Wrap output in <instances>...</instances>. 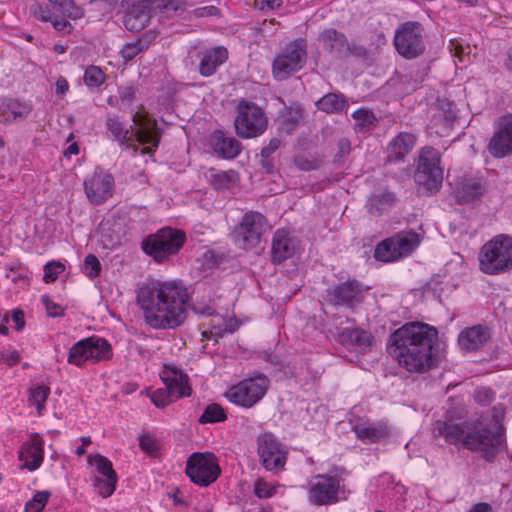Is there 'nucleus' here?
I'll return each mask as SVG.
<instances>
[{"instance_id": "1", "label": "nucleus", "mask_w": 512, "mask_h": 512, "mask_svg": "<svg viewBox=\"0 0 512 512\" xmlns=\"http://www.w3.org/2000/svg\"><path fill=\"white\" fill-rule=\"evenodd\" d=\"M190 295L178 280H152L136 290V304L144 322L154 330L180 327L187 318Z\"/></svg>"}, {"instance_id": "2", "label": "nucleus", "mask_w": 512, "mask_h": 512, "mask_svg": "<svg viewBox=\"0 0 512 512\" xmlns=\"http://www.w3.org/2000/svg\"><path fill=\"white\" fill-rule=\"evenodd\" d=\"M437 335V330L428 324L406 323L390 335L389 354L410 373L428 372L435 364L432 350Z\"/></svg>"}, {"instance_id": "3", "label": "nucleus", "mask_w": 512, "mask_h": 512, "mask_svg": "<svg viewBox=\"0 0 512 512\" xmlns=\"http://www.w3.org/2000/svg\"><path fill=\"white\" fill-rule=\"evenodd\" d=\"M433 431L435 437H443L449 445L481 452L487 461H492L504 444L501 428L492 431L480 421L456 423L438 420Z\"/></svg>"}, {"instance_id": "4", "label": "nucleus", "mask_w": 512, "mask_h": 512, "mask_svg": "<svg viewBox=\"0 0 512 512\" xmlns=\"http://www.w3.org/2000/svg\"><path fill=\"white\" fill-rule=\"evenodd\" d=\"M133 122L137 126L136 131L132 132V127L125 126L118 116H108L105 126L114 141L124 145L134 136L139 144H150V147L141 149V154L152 155L158 147L161 139V132L158 129L157 121L148 114L137 111L133 115Z\"/></svg>"}, {"instance_id": "5", "label": "nucleus", "mask_w": 512, "mask_h": 512, "mask_svg": "<svg viewBox=\"0 0 512 512\" xmlns=\"http://www.w3.org/2000/svg\"><path fill=\"white\" fill-rule=\"evenodd\" d=\"M185 242L186 234L183 230L166 226L145 237L141 249L156 263L162 264L176 256Z\"/></svg>"}, {"instance_id": "6", "label": "nucleus", "mask_w": 512, "mask_h": 512, "mask_svg": "<svg viewBox=\"0 0 512 512\" xmlns=\"http://www.w3.org/2000/svg\"><path fill=\"white\" fill-rule=\"evenodd\" d=\"M479 266L488 275L512 270V236L498 234L486 242L479 252Z\"/></svg>"}, {"instance_id": "7", "label": "nucleus", "mask_w": 512, "mask_h": 512, "mask_svg": "<svg viewBox=\"0 0 512 512\" xmlns=\"http://www.w3.org/2000/svg\"><path fill=\"white\" fill-rule=\"evenodd\" d=\"M113 356L111 344L102 337L90 336L74 343L68 351L67 362L82 368L87 362L108 361Z\"/></svg>"}, {"instance_id": "8", "label": "nucleus", "mask_w": 512, "mask_h": 512, "mask_svg": "<svg viewBox=\"0 0 512 512\" xmlns=\"http://www.w3.org/2000/svg\"><path fill=\"white\" fill-rule=\"evenodd\" d=\"M307 61V41L295 39L278 53L272 62V74L275 80L283 81L301 70Z\"/></svg>"}, {"instance_id": "9", "label": "nucleus", "mask_w": 512, "mask_h": 512, "mask_svg": "<svg viewBox=\"0 0 512 512\" xmlns=\"http://www.w3.org/2000/svg\"><path fill=\"white\" fill-rule=\"evenodd\" d=\"M236 134L243 139L262 135L268 126V118L264 110L249 101H239L237 115L234 120Z\"/></svg>"}, {"instance_id": "10", "label": "nucleus", "mask_w": 512, "mask_h": 512, "mask_svg": "<svg viewBox=\"0 0 512 512\" xmlns=\"http://www.w3.org/2000/svg\"><path fill=\"white\" fill-rule=\"evenodd\" d=\"M344 492L343 479L336 475L317 474L307 483V498L315 506H327L337 503Z\"/></svg>"}, {"instance_id": "11", "label": "nucleus", "mask_w": 512, "mask_h": 512, "mask_svg": "<svg viewBox=\"0 0 512 512\" xmlns=\"http://www.w3.org/2000/svg\"><path fill=\"white\" fill-rule=\"evenodd\" d=\"M270 381L265 375L247 378L231 386L225 397L231 403L242 408H252L265 396Z\"/></svg>"}, {"instance_id": "12", "label": "nucleus", "mask_w": 512, "mask_h": 512, "mask_svg": "<svg viewBox=\"0 0 512 512\" xmlns=\"http://www.w3.org/2000/svg\"><path fill=\"white\" fill-rule=\"evenodd\" d=\"M415 182L430 194L442 186L443 170L440 167V154L432 147L422 148L415 171Z\"/></svg>"}, {"instance_id": "13", "label": "nucleus", "mask_w": 512, "mask_h": 512, "mask_svg": "<svg viewBox=\"0 0 512 512\" xmlns=\"http://www.w3.org/2000/svg\"><path fill=\"white\" fill-rule=\"evenodd\" d=\"M423 25L417 21H407L401 24L394 36L397 52L406 59H413L425 51Z\"/></svg>"}, {"instance_id": "14", "label": "nucleus", "mask_w": 512, "mask_h": 512, "mask_svg": "<svg viewBox=\"0 0 512 512\" xmlns=\"http://www.w3.org/2000/svg\"><path fill=\"white\" fill-rule=\"evenodd\" d=\"M186 475L196 485L206 487L220 475L217 458L212 453H193L186 463Z\"/></svg>"}, {"instance_id": "15", "label": "nucleus", "mask_w": 512, "mask_h": 512, "mask_svg": "<svg viewBox=\"0 0 512 512\" xmlns=\"http://www.w3.org/2000/svg\"><path fill=\"white\" fill-rule=\"evenodd\" d=\"M264 227L265 218L262 214L254 211L247 212L232 232L234 244L244 250L256 247L261 241Z\"/></svg>"}, {"instance_id": "16", "label": "nucleus", "mask_w": 512, "mask_h": 512, "mask_svg": "<svg viewBox=\"0 0 512 512\" xmlns=\"http://www.w3.org/2000/svg\"><path fill=\"white\" fill-rule=\"evenodd\" d=\"M257 454L262 466L271 472L284 469L288 451L271 433H263L257 438Z\"/></svg>"}, {"instance_id": "17", "label": "nucleus", "mask_w": 512, "mask_h": 512, "mask_svg": "<svg viewBox=\"0 0 512 512\" xmlns=\"http://www.w3.org/2000/svg\"><path fill=\"white\" fill-rule=\"evenodd\" d=\"M83 186L90 203L100 205L112 196L114 178L109 172L96 167L94 173L84 180Z\"/></svg>"}, {"instance_id": "18", "label": "nucleus", "mask_w": 512, "mask_h": 512, "mask_svg": "<svg viewBox=\"0 0 512 512\" xmlns=\"http://www.w3.org/2000/svg\"><path fill=\"white\" fill-rule=\"evenodd\" d=\"M488 150L495 158H503L512 153V114L505 115L495 122Z\"/></svg>"}, {"instance_id": "19", "label": "nucleus", "mask_w": 512, "mask_h": 512, "mask_svg": "<svg viewBox=\"0 0 512 512\" xmlns=\"http://www.w3.org/2000/svg\"><path fill=\"white\" fill-rule=\"evenodd\" d=\"M327 296L334 305L354 309L364 300V291L356 280H348L327 290Z\"/></svg>"}, {"instance_id": "20", "label": "nucleus", "mask_w": 512, "mask_h": 512, "mask_svg": "<svg viewBox=\"0 0 512 512\" xmlns=\"http://www.w3.org/2000/svg\"><path fill=\"white\" fill-rule=\"evenodd\" d=\"M195 312L201 315L212 316V319L205 324L206 329L202 331V339L217 341L222 338L226 333H233L238 328V321L234 317L225 318L222 315L215 314L211 307L200 309L194 308Z\"/></svg>"}, {"instance_id": "21", "label": "nucleus", "mask_w": 512, "mask_h": 512, "mask_svg": "<svg viewBox=\"0 0 512 512\" xmlns=\"http://www.w3.org/2000/svg\"><path fill=\"white\" fill-rule=\"evenodd\" d=\"M19 460L23 463L22 468L29 471L37 470L44 460V439L39 433L29 435L19 450Z\"/></svg>"}, {"instance_id": "22", "label": "nucleus", "mask_w": 512, "mask_h": 512, "mask_svg": "<svg viewBox=\"0 0 512 512\" xmlns=\"http://www.w3.org/2000/svg\"><path fill=\"white\" fill-rule=\"evenodd\" d=\"M159 376L165 387L174 393V397L184 398L191 395L188 375L175 364H164Z\"/></svg>"}, {"instance_id": "23", "label": "nucleus", "mask_w": 512, "mask_h": 512, "mask_svg": "<svg viewBox=\"0 0 512 512\" xmlns=\"http://www.w3.org/2000/svg\"><path fill=\"white\" fill-rule=\"evenodd\" d=\"M154 13L140 0L127 2L123 24L128 31L139 32L149 24Z\"/></svg>"}, {"instance_id": "24", "label": "nucleus", "mask_w": 512, "mask_h": 512, "mask_svg": "<svg viewBox=\"0 0 512 512\" xmlns=\"http://www.w3.org/2000/svg\"><path fill=\"white\" fill-rule=\"evenodd\" d=\"M211 146L214 152L223 159L236 158L241 150V143L232 136H227L220 130H215L211 134Z\"/></svg>"}, {"instance_id": "25", "label": "nucleus", "mask_w": 512, "mask_h": 512, "mask_svg": "<svg viewBox=\"0 0 512 512\" xmlns=\"http://www.w3.org/2000/svg\"><path fill=\"white\" fill-rule=\"evenodd\" d=\"M489 329L483 325L468 327L458 335V344L462 350L476 351L489 340Z\"/></svg>"}, {"instance_id": "26", "label": "nucleus", "mask_w": 512, "mask_h": 512, "mask_svg": "<svg viewBox=\"0 0 512 512\" xmlns=\"http://www.w3.org/2000/svg\"><path fill=\"white\" fill-rule=\"evenodd\" d=\"M416 143V137L409 132H400L387 145V160L389 162L404 161L412 151Z\"/></svg>"}, {"instance_id": "27", "label": "nucleus", "mask_w": 512, "mask_h": 512, "mask_svg": "<svg viewBox=\"0 0 512 512\" xmlns=\"http://www.w3.org/2000/svg\"><path fill=\"white\" fill-rule=\"evenodd\" d=\"M228 59V50L223 46L207 49L201 54L199 73L204 77L213 75L219 66Z\"/></svg>"}, {"instance_id": "28", "label": "nucleus", "mask_w": 512, "mask_h": 512, "mask_svg": "<svg viewBox=\"0 0 512 512\" xmlns=\"http://www.w3.org/2000/svg\"><path fill=\"white\" fill-rule=\"evenodd\" d=\"M271 250L274 263H281L293 256L295 245L293 239L289 237L288 231L278 229L274 233Z\"/></svg>"}, {"instance_id": "29", "label": "nucleus", "mask_w": 512, "mask_h": 512, "mask_svg": "<svg viewBox=\"0 0 512 512\" xmlns=\"http://www.w3.org/2000/svg\"><path fill=\"white\" fill-rule=\"evenodd\" d=\"M339 338L342 344L359 351H366L374 341L372 334L361 328H345Z\"/></svg>"}, {"instance_id": "30", "label": "nucleus", "mask_w": 512, "mask_h": 512, "mask_svg": "<svg viewBox=\"0 0 512 512\" xmlns=\"http://www.w3.org/2000/svg\"><path fill=\"white\" fill-rule=\"evenodd\" d=\"M31 111V107L16 99H0V123H11L18 118H25Z\"/></svg>"}, {"instance_id": "31", "label": "nucleus", "mask_w": 512, "mask_h": 512, "mask_svg": "<svg viewBox=\"0 0 512 512\" xmlns=\"http://www.w3.org/2000/svg\"><path fill=\"white\" fill-rule=\"evenodd\" d=\"M318 40L327 52L336 56H340L348 49L346 36L333 28L323 30L319 34Z\"/></svg>"}, {"instance_id": "32", "label": "nucleus", "mask_w": 512, "mask_h": 512, "mask_svg": "<svg viewBox=\"0 0 512 512\" xmlns=\"http://www.w3.org/2000/svg\"><path fill=\"white\" fill-rule=\"evenodd\" d=\"M358 439L369 442L378 443L386 439L388 436V427L383 422L378 423H359L352 427Z\"/></svg>"}, {"instance_id": "33", "label": "nucleus", "mask_w": 512, "mask_h": 512, "mask_svg": "<svg viewBox=\"0 0 512 512\" xmlns=\"http://www.w3.org/2000/svg\"><path fill=\"white\" fill-rule=\"evenodd\" d=\"M156 37L155 33L149 31L143 34L141 37L132 42L125 43L119 51L120 57L127 63L134 59L140 53L146 51L151 41Z\"/></svg>"}, {"instance_id": "34", "label": "nucleus", "mask_w": 512, "mask_h": 512, "mask_svg": "<svg viewBox=\"0 0 512 512\" xmlns=\"http://www.w3.org/2000/svg\"><path fill=\"white\" fill-rule=\"evenodd\" d=\"M484 187L479 179L465 178L457 188L456 196L460 203L466 204L480 199Z\"/></svg>"}, {"instance_id": "35", "label": "nucleus", "mask_w": 512, "mask_h": 512, "mask_svg": "<svg viewBox=\"0 0 512 512\" xmlns=\"http://www.w3.org/2000/svg\"><path fill=\"white\" fill-rule=\"evenodd\" d=\"M401 258L409 256L419 245L420 239L413 231H402L391 236Z\"/></svg>"}, {"instance_id": "36", "label": "nucleus", "mask_w": 512, "mask_h": 512, "mask_svg": "<svg viewBox=\"0 0 512 512\" xmlns=\"http://www.w3.org/2000/svg\"><path fill=\"white\" fill-rule=\"evenodd\" d=\"M395 195L389 191L375 193L368 200V210L371 214L380 216L394 205Z\"/></svg>"}, {"instance_id": "37", "label": "nucleus", "mask_w": 512, "mask_h": 512, "mask_svg": "<svg viewBox=\"0 0 512 512\" xmlns=\"http://www.w3.org/2000/svg\"><path fill=\"white\" fill-rule=\"evenodd\" d=\"M237 179L238 174L234 170L218 171L214 168L209 170V183L217 190L229 189Z\"/></svg>"}, {"instance_id": "38", "label": "nucleus", "mask_w": 512, "mask_h": 512, "mask_svg": "<svg viewBox=\"0 0 512 512\" xmlns=\"http://www.w3.org/2000/svg\"><path fill=\"white\" fill-rule=\"evenodd\" d=\"M316 106L320 111L328 114L339 113L345 109L347 101L342 95L328 93L316 102Z\"/></svg>"}, {"instance_id": "39", "label": "nucleus", "mask_w": 512, "mask_h": 512, "mask_svg": "<svg viewBox=\"0 0 512 512\" xmlns=\"http://www.w3.org/2000/svg\"><path fill=\"white\" fill-rule=\"evenodd\" d=\"M374 257L378 261L394 262L401 259V254L398 252L392 237H389L377 244Z\"/></svg>"}, {"instance_id": "40", "label": "nucleus", "mask_w": 512, "mask_h": 512, "mask_svg": "<svg viewBox=\"0 0 512 512\" xmlns=\"http://www.w3.org/2000/svg\"><path fill=\"white\" fill-rule=\"evenodd\" d=\"M352 117L355 120L354 129L357 133H365L376 126L377 119L371 110L357 109Z\"/></svg>"}, {"instance_id": "41", "label": "nucleus", "mask_w": 512, "mask_h": 512, "mask_svg": "<svg viewBox=\"0 0 512 512\" xmlns=\"http://www.w3.org/2000/svg\"><path fill=\"white\" fill-rule=\"evenodd\" d=\"M83 80L84 84L92 90L99 88L106 81V75L100 67L90 65L85 69Z\"/></svg>"}, {"instance_id": "42", "label": "nucleus", "mask_w": 512, "mask_h": 512, "mask_svg": "<svg viewBox=\"0 0 512 512\" xmlns=\"http://www.w3.org/2000/svg\"><path fill=\"white\" fill-rule=\"evenodd\" d=\"M87 461L90 465H94L96 471L103 477H117L111 461L103 455H89Z\"/></svg>"}, {"instance_id": "43", "label": "nucleus", "mask_w": 512, "mask_h": 512, "mask_svg": "<svg viewBox=\"0 0 512 512\" xmlns=\"http://www.w3.org/2000/svg\"><path fill=\"white\" fill-rule=\"evenodd\" d=\"M227 416L223 408L216 403L209 404L202 415L199 418V422L202 424L206 423H217L226 420Z\"/></svg>"}, {"instance_id": "44", "label": "nucleus", "mask_w": 512, "mask_h": 512, "mask_svg": "<svg viewBox=\"0 0 512 512\" xmlns=\"http://www.w3.org/2000/svg\"><path fill=\"white\" fill-rule=\"evenodd\" d=\"M50 394V388L46 385H39L32 388L29 393V402L36 407L38 413L45 408V402Z\"/></svg>"}, {"instance_id": "45", "label": "nucleus", "mask_w": 512, "mask_h": 512, "mask_svg": "<svg viewBox=\"0 0 512 512\" xmlns=\"http://www.w3.org/2000/svg\"><path fill=\"white\" fill-rule=\"evenodd\" d=\"M185 9L186 4L181 0H166L157 14L162 18H173L182 15Z\"/></svg>"}, {"instance_id": "46", "label": "nucleus", "mask_w": 512, "mask_h": 512, "mask_svg": "<svg viewBox=\"0 0 512 512\" xmlns=\"http://www.w3.org/2000/svg\"><path fill=\"white\" fill-rule=\"evenodd\" d=\"M117 484V477H104L100 478L98 476L94 477L93 479V485L96 489V491L101 495L103 498H107L111 496L115 489Z\"/></svg>"}, {"instance_id": "47", "label": "nucleus", "mask_w": 512, "mask_h": 512, "mask_svg": "<svg viewBox=\"0 0 512 512\" xmlns=\"http://www.w3.org/2000/svg\"><path fill=\"white\" fill-rule=\"evenodd\" d=\"M50 492L48 491H38L33 497L25 504L24 511L25 512H41L46 506L49 498Z\"/></svg>"}, {"instance_id": "48", "label": "nucleus", "mask_w": 512, "mask_h": 512, "mask_svg": "<svg viewBox=\"0 0 512 512\" xmlns=\"http://www.w3.org/2000/svg\"><path fill=\"white\" fill-rule=\"evenodd\" d=\"M152 403L158 408H164L168 406L173 401L178 400L179 398L174 397V393H172L167 387L159 388L155 390L151 394Z\"/></svg>"}, {"instance_id": "49", "label": "nucleus", "mask_w": 512, "mask_h": 512, "mask_svg": "<svg viewBox=\"0 0 512 512\" xmlns=\"http://www.w3.org/2000/svg\"><path fill=\"white\" fill-rule=\"evenodd\" d=\"M65 270V266L59 261L48 262L44 266L43 281L45 283L54 282L59 274Z\"/></svg>"}, {"instance_id": "50", "label": "nucleus", "mask_w": 512, "mask_h": 512, "mask_svg": "<svg viewBox=\"0 0 512 512\" xmlns=\"http://www.w3.org/2000/svg\"><path fill=\"white\" fill-rule=\"evenodd\" d=\"M139 447L143 452L154 456L159 450V443L153 435L147 433L139 437Z\"/></svg>"}, {"instance_id": "51", "label": "nucleus", "mask_w": 512, "mask_h": 512, "mask_svg": "<svg viewBox=\"0 0 512 512\" xmlns=\"http://www.w3.org/2000/svg\"><path fill=\"white\" fill-rule=\"evenodd\" d=\"M448 49L459 62H465V57L469 56L470 53L469 45L464 46L456 38L450 39Z\"/></svg>"}, {"instance_id": "52", "label": "nucleus", "mask_w": 512, "mask_h": 512, "mask_svg": "<svg viewBox=\"0 0 512 512\" xmlns=\"http://www.w3.org/2000/svg\"><path fill=\"white\" fill-rule=\"evenodd\" d=\"M85 270L90 278L98 277L101 271V264L93 254H88L84 259Z\"/></svg>"}, {"instance_id": "53", "label": "nucleus", "mask_w": 512, "mask_h": 512, "mask_svg": "<svg viewBox=\"0 0 512 512\" xmlns=\"http://www.w3.org/2000/svg\"><path fill=\"white\" fill-rule=\"evenodd\" d=\"M276 487L263 479H258L254 485V492L259 498H269L274 495Z\"/></svg>"}, {"instance_id": "54", "label": "nucleus", "mask_w": 512, "mask_h": 512, "mask_svg": "<svg viewBox=\"0 0 512 512\" xmlns=\"http://www.w3.org/2000/svg\"><path fill=\"white\" fill-rule=\"evenodd\" d=\"M474 397L478 403L486 405L493 401L494 394L491 389L482 387L476 390Z\"/></svg>"}, {"instance_id": "55", "label": "nucleus", "mask_w": 512, "mask_h": 512, "mask_svg": "<svg viewBox=\"0 0 512 512\" xmlns=\"http://www.w3.org/2000/svg\"><path fill=\"white\" fill-rule=\"evenodd\" d=\"M21 360V354L17 350L0 352V363L13 366Z\"/></svg>"}, {"instance_id": "56", "label": "nucleus", "mask_w": 512, "mask_h": 512, "mask_svg": "<svg viewBox=\"0 0 512 512\" xmlns=\"http://www.w3.org/2000/svg\"><path fill=\"white\" fill-rule=\"evenodd\" d=\"M31 13L41 21H50V10L47 7H42L40 4H33L30 7Z\"/></svg>"}, {"instance_id": "57", "label": "nucleus", "mask_w": 512, "mask_h": 512, "mask_svg": "<svg viewBox=\"0 0 512 512\" xmlns=\"http://www.w3.org/2000/svg\"><path fill=\"white\" fill-rule=\"evenodd\" d=\"M43 302L45 304L46 311L49 316L59 317L63 315L64 310L60 305L52 302L48 298H43Z\"/></svg>"}, {"instance_id": "58", "label": "nucleus", "mask_w": 512, "mask_h": 512, "mask_svg": "<svg viewBox=\"0 0 512 512\" xmlns=\"http://www.w3.org/2000/svg\"><path fill=\"white\" fill-rule=\"evenodd\" d=\"M282 3V0H255V6L260 10H274Z\"/></svg>"}, {"instance_id": "59", "label": "nucleus", "mask_w": 512, "mask_h": 512, "mask_svg": "<svg viewBox=\"0 0 512 512\" xmlns=\"http://www.w3.org/2000/svg\"><path fill=\"white\" fill-rule=\"evenodd\" d=\"M119 98L123 104L129 105L135 99V92L132 87H124L119 92Z\"/></svg>"}, {"instance_id": "60", "label": "nucleus", "mask_w": 512, "mask_h": 512, "mask_svg": "<svg viewBox=\"0 0 512 512\" xmlns=\"http://www.w3.org/2000/svg\"><path fill=\"white\" fill-rule=\"evenodd\" d=\"M55 30L62 32L64 34L70 33L72 30V25L66 19H53L50 20Z\"/></svg>"}, {"instance_id": "61", "label": "nucleus", "mask_w": 512, "mask_h": 512, "mask_svg": "<svg viewBox=\"0 0 512 512\" xmlns=\"http://www.w3.org/2000/svg\"><path fill=\"white\" fill-rule=\"evenodd\" d=\"M280 143L278 138H272L269 144L261 149V155L266 158L271 156L279 148Z\"/></svg>"}, {"instance_id": "62", "label": "nucleus", "mask_w": 512, "mask_h": 512, "mask_svg": "<svg viewBox=\"0 0 512 512\" xmlns=\"http://www.w3.org/2000/svg\"><path fill=\"white\" fill-rule=\"evenodd\" d=\"M12 321L15 323V329L22 331L25 326L24 313L21 310L13 311Z\"/></svg>"}, {"instance_id": "63", "label": "nucleus", "mask_w": 512, "mask_h": 512, "mask_svg": "<svg viewBox=\"0 0 512 512\" xmlns=\"http://www.w3.org/2000/svg\"><path fill=\"white\" fill-rule=\"evenodd\" d=\"M467 512H494L493 507L487 502L473 504Z\"/></svg>"}, {"instance_id": "64", "label": "nucleus", "mask_w": 512, "mask_h": 512, "mask_svg": "<svg viewBox=\"0 0 512 512\" xmlns=\"http://www.w3.org/2000/svg\"><path fill=\"white\" fill-rule=\"evenodd\" d=\"M68 90H69L68 81L63 77L58 78L56 81V94L64 95L68 92Z\"/></svg>"}]
</instances>
